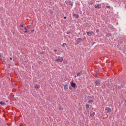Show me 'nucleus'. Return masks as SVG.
Listing matches in <instances>:
<instances>
[{
	"mask_svg": "<svg viewBox=\"0 0 126 126\" xmlns=\"http://www.w3.org/2000/svg\"><path fill=\"white\" fill-rule=\"evenodd\" d=\"M94 101L93 100H88V103L89 104H92L93 103Z\"/></svg>",
	"mask_w": 126,
	"mask_h": 126,
	"instance_id": "obj_10",
	"label": "nucleus"
},
{
	"mask_svg": "<svg viewBox=\"0 0 126 126\" xmlns=\"http://www.w3.org/2000/svg\"><path fill=\"white\" fill-rule=\"evenodd\" d=\"M73 17L76 19L79 18V15H78V14H75L73 15Z\"/></svg>",
	"mask_w": 126,
	"mask_h": 126,
	"instance_id": "obj_6",
	"label": "nucleus"
},
{
	"mask_svg": "<svg viewBox=\"0 0 126 126\" xmlns=\"http://www.w3.org/2000/svg\"><path fill=\"white\" fill-rule=\"evenodd\" d=\"M86 109H88V108H89V104L86 103Z\"/></svg>",
	"mask_w": 126,
	"mask_h": 126,
	"instance_id": "obj_14",
	"label": "nucleus"
},
{
	"mask_svg": "<svg viewBox=\"0 0 126 126\" xmlns=\"http://www.w3.org/2000/svg\"><path fill=\"white\" fill-rule=\"evenodd\" d=\"M24 29L25 30L24 32L25 33H27V29L26 28H24Z\"/></svg>",
	"mask_w": 126,
	"mask_h": 126,
	"instance_id": "obj_16",
	"label": "nucleus"
},
{
	"mask_svg": "<svg viewBox=\"0 0 126 126\" xmlns=\"http://www.w3.org/2000/svg\"><path fill=\"white\" fill-rule=\"evenodd\" d=\"M95 8H101V5H95Z\"/></svg>",
	"mask_w": 126,
	"mask_h": 126,
	"instance_id": "obj_12",
	"label": "nucleus"
},
{
	"mask_svg": "<svg viewBox=\"0 0 126 126\" xmlns=\"http://www.w3.org/2000/svg\"><path fill=\"white\" fill-rule=\"evenodd\" d=\"M54 52H55V53H56V52H57V50L55 49V50H54Z\"/></svg>",
	"mask_w": 126,
	"mask_h": 126,
	"instance_id": "obj_21",
	"label": "nucleus"
},
{
	"mask_svg": "<svg viewBox=\"0 0 126 126\" xmlns=\"http://www.w3.org/2000/svg\"><path fill=\"white\" fill-rule=\"evenodd\" d=\"M21 26H22V27H23V25H22Z\"/></svg>",
	"mask_w": 126,
	"mask_h": 126,
	"instance_id": "obj_26",
	"label": "nucleus"
},
{
	"mask_svg": "<svg viewBox=\"0 0 126 126\" xmlns=\"http://www.w3.org/2000/svg\"><path fill=\"white\" fill-rule=\"evenodd\" d=\"M34 88H35L36 89H40V85H35L34 86Z\"/></svg>",
	"mask_w": 126,
	"mask_h": 126,
	"instance_id": "obj_8",
	"label": "nucleus"
},
{
	"mask_svg": "<svg viewBox=\"0 0 126 126\" xmlns=\"http://www.w3.org/2000/svg\"><path fill=\"white\" fill-rule=\"evenodd\" d=\"M0 104L1 105H4V102H2V101H1V102H0Z\"/></svg>",
	"mask_w": 126,
	"mask_h": 126,
	"instance_id": "obj_18",
	"label": "nucleus"
},
{
	"mask_svg": "<svg viewBox=\"0 0 126 126\" xmlns=\"http://www.w3.org/2000/svg\"><path fill=\"white\" fill-rule=\"evenodd\" d=\"M10 60H12V58L10 57Z\"/></svg>",
	"mask_w": 126,
	"mask_h": 126,
	"instance_id": "obj_22",
	"label": "nucleus"
},
{
	"mask_svg": "<svg viewBox=\"0 0 126 126\" xmlns=\"http://www.w3.org/2000/svg\"><path fill=\"white\" fill-rule=\"evenodd\" d=\"M106 8H111V7H110L109 6H107Z\"/></svg>",
	"mask_w": 126,
	"mask_h": 126,
	"instance_id": "obj_20",
	"label": "nucleus"
},
{
	"mask_svg": "<svg viewBox=\"0 0 126 126\" xmlns=\"http://www.w3.org/2000/svg\"><path fill=\"white\" fill-rule=\"evenodd\" d=\"M90 115L91 117H93V116H94L95 115V112L92 111L90 113Z\"/></svg>",
	"mask_w": 126,
	"mask_h": 126,
	"instance_id": "obj_7",
	"label": "nucleus"
},
{
	"mask_svg": "<svg viewBox=\"0 0 126 126\" xmlns=\"http://www.w3.org/2000/svg\"><path fill=\"white\" fill-rule=\"evenodd\" d=\"M56 61H57V62H60V63H62V62L63 61V57H59V58H57Z\"/></svg>",
	"mask_w": 126,
	"mask_h": 126,
	"instance_id": "obj_3",
	"label": "nucleus"
},
{
	"mask_svg": "<svg viewBox=\"0 0 126 126\" xmlns=\"http://www.w3.org/2000/svg\"><path fill=\"white\" fill-rule=\"evenodd\" d=\"M75 78H76V76H75Z\"/></svg>",
	"mask_w": 126,
	"mask_h": 126,
	"instance_id": "obj_25",
	"label": "nucleus"
},
{
	"mask_svg": "<svg viewBox=\"0 0 126 126\" xmlns=\"http://www.w3.org/2000/svg\"><path fill=\"white\" fill-rule=\"evenodd\" d=\"M71 86H72V87H75L76 85H75V83H71Z\"/></svg>",
	"mask_w": 126,
	"mask_h": 126,
	"instance_id": "obj_13",
	"label": "nucleus"
},
{
	"mask_svg": "<svg viewBox=\"0 0 126 126\" xmlns=\"http://www.w3.org/2000/svg\"><path fill=\"white\" fill-rule=\"evenodd\" d=\"M105 111L107 114H109L112 111V109L110 108L109 107H106Z\"/></svg>",
	"mask_w": 126,
	"mask_h": 126,
	"instance_id": "obj_2",
	"label": "nucleus"
},
{
	"mask_svg": "<svg viewBox=\"0 0 126 126\" xmlns=\"http://www.w3.org/2000/svg\"><path fill=\"white\" fill-rule=\"evenodd\" d=\"M82 41V39H81V38H79L78 39H77L76 41V45H78V44H79V43H80V42H81Z\"/></svg>",
	"mask_w": 126,
	"mask_h": 126,
	"instance_id": "obj_4",
	"label": "nucleus"
},
{
	"mask_svg": "<svg viewBox=\"0 0 126 126\" xmlns=\"http://www.w3.org/2000/svg\"><path fill=\"white\" fill-rule=\"evenodd\" d=\"M100 83H101L100 82V81H96L95 82V86H99V85H100Z\"/></svg>",
	"mask_w": 126,
	"mask_h": 126,
	"instance_id": "obj_5",
	"label": "nucleus"
},
{
	"mask_svg": "<svg viewBox=\"0 0 126 126\" xmlns=\"http://www.w3.org/2000/svg\"><path fill=\"white\" fill-rule=\"evenodd\" d=\"M82 75V72L80 71V72L77 74V76H80Z\"/></svg>",
	"mask_w": 126,
	"mask_h": 126,
	"instance_id": "obj_9",
	"label": "nucleus"
},
{
	"mask_svg": "<svg viewBox=\"0 0 126 126\" xmlns=\"http://www.w3.org/2000/svg\"><path fill=\"white\" fill-rule=\"evenodd\" d=\"M66 34H69V32H67Z\"/></svg>",
	"mask_w": 126,
	"mask_h": 126,
	"instance_id": "obj_24",
	"label": "nucleus"
},
{
	"mask_svg": "<svg viewBox=\"0 0 126 126\" xmlns=\"http://www.w3.org/2000/svg\"><path fill=\"white\" fill-rule=\"evenodd\" d=\"M64 19H66V17H64Z\"/></svg>",
	"mask_w": 126,
	"mask_h": 126,
	"instance_id": "obj_23",
	"label": "nucleus"
},
{
	"mask_svg": "<svg viewBox=\"0 0 126 126\" xmlns=\"http://www.w3.org/2000/svg\"><path fill=\"white\" fill-rule=\"evenodd\" d=\"M99 30H97L96 31V33H99Z\"/></svg>",
	"mask_w": 126,
	"mask_h": 126,
	"instance_id": "obj_19",
	"label": "nucleus"
},
{
	"mask_svg": "<svg viewBox=\"0 0 126 126\" xmlns=\"http://www.w3.org/2000/svg\"><path fill=\"white\" fill-rule=\"evenodd\" d=\"M64 89H65L66 90H67V89H68V86H67V85H65L64 86Z\"/></svg>",
	"mask_w": 126,
	"mask_h": 126,
	"instance_id": "obj_11",
	"label": "nucleus"
},
{
	"mask_svg": "<svg viewBox=\"0 0 126 126\" xmlns=\"http://www.w3.org/2000/svg\"><path fill=\"white\" fill-rule=\"evenodd\" d=\"M65 46H66V43H63L62 45V47H63V48H65Z\"/></svg>",
	"mask_w": 126,
	"mask_h": 126,
	"instance_id": "obj_15",
	"label": "nucleus"
},
{
	"mask_svg": "<svg viewBox=\"0 0 126 126\" xmlns=\"http://www.w3.org/2000/svg\"><path fill=\"white\" fill-rule=\"evenodd\" d=\"M87 35L89 36V37H90V36H92L94 34L93 32V31H90L89 32H86Z\"/></svg>",
	"mask_w": 126,
	"mask_h": 126,
	"instance_id": "obj_1",
	"label": "nucleus"
},
{
	"mask_svg": "<svg viewBox=\"0 0 126 126\" xmlns=\"http://www.w3.org/2000/svg\"><path fill=\"white\" fill-rule=\"evenodd\" d=\"M69 5H71V6H72V5H73V3L72 2H70L69 3Z\"/></svg>",
	"mask_w": 126,
	"mask_h": 126,
	"instance_id": "obj_17",
	"label": "nucleus"
},
{
	"mask_svg": "<svg viewBox=\"0 0 126 126\" xmlns=\"http://www.w3.org/2000/svg\"><path fill=\"white\" fill-rule=\"evenodd\" d=\"M27 27H29V26H27Z\"/></svg>",
	"mask_w": 126,
	"mask_h": 126,
	"instance_id": "obj_27",
	"label": "nucleus"
}]
</instances>
